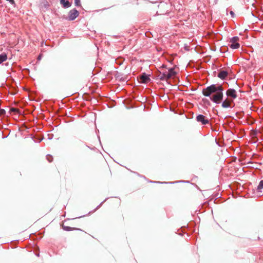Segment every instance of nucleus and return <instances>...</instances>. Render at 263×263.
Wrapping results in <instances>:
<instances>
[{"instance_id": "nucleus-17", "label": "nucleus", "mask_w": 263, "mask_h": 263, "mask_svg": "<svg viewBox=\"0 0 263 263\" xmlns=\"http://www.w3.org/2000/svg\"><path fill=\"white\" fill-rule=\"evenodd\" d=\"M75 5L77 6H79L81 5L80 0H74Z\"/></svg>"}, {"instance_id": "nucleus-8", "label": "nucleus", "mask_w": 263, "mask_h": 263, "mask_svg": "<svg viewBox=\"0 0 263 263\" xmlns=\"http://www.w3.org/2000/svg\"><path fill=\"white\" fill-rule=\"evenodd\" d=\"M166 71L167 72V78H169V79H171L176 74V72L175 71L174 68H171Z\"/></svg>"}, {"instance_id": "nucleus-18", "label": "nucleus", "mask_w": 263, "mask_h": 263, "mask_svg": "<svg viewBox=\"0 0 263 263\" xmlns=\"http://www.w3.org/2000/svg\"><path fill=\"white\" fill-rule=\"evenodd\" d=\"M6 111L4 109H0V115H4L5 114Z\"/></svg>"}, {"instance_id": "nucleus-1", "label": "nucleus", "mask_w": 263, "mask_h": 263, "mask_svg": "<svg viewBox=\"0 0 263 263\" xmlns=\"http://www.w3.org/2000/svg\"><path fill=\"white\" fill-rule=\"evenodd\" d=\"M223 88L221 85L212 84L203 89L202 94L209 97L210 100L216 104H219L223 100Z\"/></svg>"}, {"instance_id": "nucleus-14", "label": "nucleus", "mask_w": 263, "mask_h": 263, "mask_svg": "<svg viewBox=\"0 0 263 263\" xmlns=\"http://www.w3.org/2000/svg\"><path fill=\"white\" fill-rule=\"evenodd\" d=\"M63 229L65 231H69L72 230L73 228L68 226H63Z\"/></svg>"}, {"instance_id": "nucleus-2", "label": "nucleus", "mask_w": 263, "mask_h": 263, "mask_svg": "<svg viewBox=\"0 0 263 263\" xmlns=\"http://www.w3.org/2000/svg\"><path fill=\"white\" fill-rule=\"evenodd\" d=\"M239 37L237 36H234L231 38L229 42V46L231 48L235 49H238L240 47V44L238 43Z\"/></svg>"}, {"instance_id": "nucleus-21", "label": "nucleus", "mask_w": 263, "mask_h": 263, "mask_svg": "<svg viewBox=\"0 0 263 263\" xmlns=\"http://www.w3.org/2000/svg\"><path fill=\"white\" fill-rule=\"evenodd\" d=\"M38 59H39V60H40V59H41V56H40V55H39V57H38Z\"/></svg>"}, {"instance_id": "nucleus-7", "label": "nucleus", "mask_w": 263, "mask_h": 263, "mask_svg": "<svg viewBox=\"0 0 263 263\" xmlns=\"http://www.w3.org/2000/svg\"><path fill=\"white\" fill-rule=\"evenodd\" d=\"M228 73L226 70H221L218 73V77L222 80H224L228 76Z\"/></svg>"}, {"instance_id": "nucleus-11", "label": "nucleus", "mask_w": 263, "mask_h": 263, "mask_svg": "<svg viewBox=\"0 0 263 263\" xmlns=\"http://www.w3.org/2000/svg\"><path fill=\"white\" fill-rule=\"evenodd\" d=\"M60 3L64 8H69L71 6L70 2L66 0H60Z\"/></svg>"}, {"instance_id": "nucleus-16", "label": "nucleus", "mask_w": 263, "mask_h": 263, "mask_svg": "<svg viewBox=\"0 0 263 263\" xmlns=\"http://www.w3.org/2000/svg\"><path fill=\"white\" fill-rule=\"evenodd\" d=\"M10 111L11 112H14L15 113H19V110L17 108H12L10 109Z\"/></svg>"}, {"instance_id": "nucleus-10", "label": "nucleus", "mask_w": 263, "mask_h": 263, "mask_svg": "<svg viewBox=\"0 0 263 263\" xmlns=\"http://www.w3.org/2000/svg\"><path fill=\"white\" fill-rule=\"evenodd\" d=\"M159 77H160V80H163V81H166V80L170 79L169 78H167V72L166 71L163 72L162 73H160Z\"/></svg>"}, {"instance_id": "nucleus-13", "label": "nucleus", "mask_w": 263, "mask_h": 263, "mask_svg": "<svg viewBox=\"0 0 263 263\" xmlns=\"http://www.w3.org/2000/svg\"><path fill=\"white\" fill-rule=\"evenodd\" d=\"M263 189V180H261L260 182H259V183L257 186V192H259V193H261L262 192V189Z\"/></svg>"}, {"instance_id": "nucleus-12", "label": "nucleus", "mask_w": 263, "mask_h": 263, "mask_svg": "<svg viewBox=\"0 0 263 263\" xmlns=\"http://www.w3.org/2000/svg\"><path fill=\"white\" fill-rule=\"evenodd\" d=\"M7 59V55L5 53H3L0 54V64L6 61Z\"/></svg>"}, {"instance_id": "nucleus-4", "label": "nucleus", "mask_w": 263, "mask_h": 263, "mask_svg": "<svg viewBox=\"0 0 263 263\" xmlns=\"http://www.w3.org/2000/svg\"><path fill=\"white\" fill-rule=\"evenodd\" d=\"M196 120L198 122H201L202 125H206L209 123V120L204 116L199 115L196 117Z\"/></svg>"}, {"instance_id": "nucleus-9", "label": "nucleus", "mask_w": 263, "mask_h": 263, "mask_svg": "<svg viewBox=\"0 0 263 263\" xmlns=\"http://www.w3.org/2000/svg\"><path fill=\"white\" fill-rule=\"evenodd\" d=\"M140 80L141 83H146L149 80V78L145 73H143L140 77Z\"/></svg>"}, {"instance_id": "nucleus-19", "label": "nucleus", "mask_w": 263, "mask_h": 263, "mask_svg": "<svg viewBox=\"0 0 263 263\" xmlns=\"http://www.w3.org/2000/svg\"><path fill=\"white\" fill-rule=\"evenodd\" d=\"M230 14H231V16L232 17H233L234 16V15H235L234 12L233 11H230Z\"/></svg>"}, {"instance_id": "nucleus-3", "label": "nucleus", "mask_w": 263, "mask_h": 263, "mask_svg": "<svg viewBox=\"0 0 263 263\" xmlns=\"http://www.w3.org/2000/svg\"><path fill=\"white\" fill-rule=\"evenodd\" d=\"M79 12L76 9H73L70 10L68 13V19L69 21L75 20L79 15Z\"/></svg>"}, {"instance_id": "nucleus-6", "label": "nucleus", "mask_w": 263, "mask_h": 263, "mask_svg": "<svg viewBox=\"0 0 263 263\" xmlns=\"http://www.w3.org/2000/svg\"><path fill=\"white\" fill-rule=\"evenodd\" d=\"M233 101V100H228L226 99L224 101H223L222 103L221 106L223 108H229L230 107V103L232 102Z\"/></svg>"}, {"instance_id": "nucleus-20", "label": "nucleus", "mask_w": 263, "mask_h": 263, "mask_svg": "<svg viewBox=\"0 0 263 263\" xmlns=\"http://www.w3.org/2000/svg\"><path fill=\"white\" fill-rule=\"evenodd\" d=\"M102 203H100V204L97 207V209L99 208L101 205H102Z\"/></svg>"}, {"instance_id": "nucleus-15", "label": "nucleus", "mask_w": 263, "mask_h": 263, "mask_svg": "<svg viewBox=\"0 0 263 263\" xmlns=\"http://www.w3.org/2000/svg\"><path fill=\"white\" fill-rule=\"evenodd\" d=\"M46 159L49 162H51L52 161V157L50 155H47L46 156Z\"/></svg>"}, {"instance_id": "nucleus-5", "label": "nucleus", "mask_w": 263, "mask_h": 263, "mask_svg": "<svg viewBox=\"0 0 263 263\" xmlns=\"http://www.w3.org/2000/svg\"><path fill=\"white\" fill-rule=\"evenodd\" d=\"M226 95L228 97L235 99L237 97L236 90L232 88L228 89L226 91Z\"/></svg>"}]
</instances>
